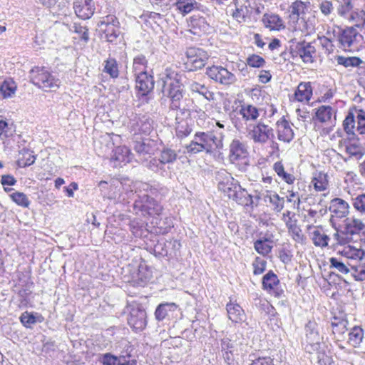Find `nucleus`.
Masks as SVG:
<instances>
[{
    "mask_svg": "<svg viewBox=\"0 0 365 365\" xmlns=\"http://www.w3.org/2000/svg\"><path fill=\"white\" fill-rule=\"evenodd\" d=\"M182 77V75L171 68H165L160 77L163 83L162 92L164 96L170 98L171 110H178L182 115H189L186 102L190 101V99L183 98Z\"/></svg>",
    "mask_w": 365,
    "mask_h": 365,
    "instance_id": "f257e3e1",
    "label": "nucleus"
},
{
    "mask_svg": "<svg viewBox=\"0 0 365 365\" xmlns=\"http://www.w3.org/2000/svg\"><path fill=\"white\" fill-rule=\"evenodd\" d=\"M220 139L212 132H196L192 140L185 147L189 154H197L205 152L207 154L214 153L216 150L222 147V138L224 133L218 132Z\"/></svg>",
    "mask_w": 365,
    "mask_h": 365,
    "instance_id": "f03ea898",
    "label": "nucleus"
},
{
    "mask_svg": "<svg viewBox=\"0 0 365 365\" xmlns=\"http://www.w3.org/2000/svg\"><path fill=\"white\" fill-rule=\"evenodd\" d=\"M247 344L241 334L225 336L220 341V351L222 359L227 365H236L240 355L247 352Z\"/></svg>",
    "mask_w": 365,
    "mask_h": 365,
    "instance_id": "7ed1b4c3",
    "label": "nucleus"
},
{
    "mask_svg": "<svg viewBox=\"0 0 365 365\" xmlns=\"http://www.w3.org/2000/svg\"><path fill=\"white\" fill-rule=\"evenodd\" d=\"M31 81L33 84L45 91H56L61 85L57 76L45 67H35L31 71Z\"/></svg>",
    "mask_w": 365,
    "mask_h": 365,
    "instance_id": "20e7f679",
    "label": "nucleus"
},
{
    "mask_svg": "<svg viewBox=\"0 0 365 365\" xmlns=\"http://www.w3.org/2000/svg\"><path fill=\"white\" fill-rule=\"evenodd\" d=\"M339 47L344 51H359L363 46V36L354 26L342 30L338 35Z\"/></svg>",
    "mask_w": 365,
    "mask_h": 365,
    "instance_id": "39448f33",
    "label": "nucleus"
},
{
    "mask_svg": "<svg viewBox=\"0 0 365 365\" xmlns=\"http://www.w3.org/2000/svg\"><path fill=\"white\" fill-rule=\"evenodd\" d=\"M133 210L137 214L143 216H158L163 210V206L155 200L149 197L146 194L139 195L135 200Z\"/></svg>",
    "mask_w": 365,
    "mask_h": 365,
    "instance_id": "423d86ee",
    "label": "nucleus"
},
{
    "mask_svg": "<svg viewBox=\"0 0 365 365\" xmlns=\"http://www.w3.org/2000/svg\"><path fill=\"white\" fill-rule=\"evenodd\" d=\"M247 136L255 143L264 145L274 138V134L272 127L259 121L247 127Z\"/></svg>",
    "mask_w": 365,
    "mask_h": 365,
    "instance_id": "0eeeda50",
    "label": "nucleus"
},
{
    "mask_svg": "<svg viewBox=\"0 0 365 365\" xmlns=\"http://www.w3.org/2000/svg\"><path fill=\"white\" fill-rule=\"evenodd\" d=\"M209 56L202 48L191 47L186 51V61L185 65L189 71L200 69L205 66Z\"/></svg>",
    "mask_w": 365,
    "mask_h": 365,
    "instance_id": "6e6552de",
    "label": "nucleus"
},
{
    "mask_svg": "<svg viewBox=\"0 0 365 365\" xmlns=\"http://www.w3.org/2000/svg\"><path fill=\"white\" fill-rule=\"evenodd\" d=\"M129 316L128 323L135 331L143 329L147 324L146 312L142 306L136 302L128 304Z\"/></svg>",
    "mask_w": 365,
    "mask_h": 365,
    "instance_id": "1a4fd4ad",
    "label": "nucleus"
},
{
    "mask_svg": "<svg viewBox=\"0 0 365 365\" xmlns=\"http://www.w3.org/2000/svg\"><path fill=\"white\" fill-rule=\"evenodd\" d=\"M98 26L104 32L109 42H114L120 34L119 21L113 15L106 16L98 23Z\"/></svg>",
    "mask_w": 365,
    "mask_h": 365,
    "instance_id": "9d476101",
    "label": "nucleus"
},
{
    "mask_svg": "<svg viewBox=\"0 0 365 365\" xmlns=\"http://www.w3.org/2000/svg\"><path fill=\"white\" fill-rule=\"evenodd\" d=\"M206 74L210 78L222 85H230L235 82V76L221 66L208 67Z\"/></svg>",
    "mask_w": 365,
    "mask_h": 365,
    "instance_id": "9b49d317",
    "label": "nucleus"
},
{
    "mask_svg": "<svg viewBox=\"0 0 365 365\" xmlns=\"http://www.w3.org/2000/svg\"><path fill=\"white\" fill-rule=\"evenodd\" d=\"M216 180L218 182V188L228 197L232 194L239 185V181L235 180L232 175L225 170H220L216 173Z\"/></svg>",
    "mask_w": 365,
    "mask_h": 365,
    "instance_id": "f8f14e48",
    "label": "nucleus"
},
{
    "mask_svg": "<svg viewBox=\"0 0 365 365\" xmlns=\"http://www.w3.org/2000/svg\"><path fill=\"white\" fill-rule=\"evenodd\" d=\"M151 119L147 115H135L130 119L128 128L133 135H148L153 130Z\"/></svg>",
    "mask_w": 365,
    "mask_h": 365,
    "instance_id": "ddd939ff",
    "label": "nucleus"
},
{
    "mask_svg": "<svg viewBox=\"0 0 365 365\" xmlns=\"http://www.w3.org/2000/svg\"><path fill=\"white\" fill-rule=\"evenodd\" d=\"M249 152L245 143L235 138L229 145V160L232 163H239L247 160Z\"/></svg>",
    "mask_w": 365,
    "mask_h": 365,
    "instance_id": "4468645a",
    "label": "nucleus"
},
{
    "mask_svg": "<svg viewBox=\"0 0 365 365\" xmlns=\"http://www.w3.org/2000/svg\"><path fill=\"white\" fill-rule=\"evenodd\" d=\"M331 212V221L334 222L336 220L346 217L349 212V205L341 198L331 200L329 205Z\"/></svg>",
    "mask_w": 365,
    "mask_h": 365,
    "instance_id": "2eb2a0df",
    "label": "nucleus"
},
{
    "mask_svg": "<svg viewBox=\"0 0 365 365\" xmlns=\"http://www.w3.org/2000/svg\"><path fill=\"white\" fill-rule=\"evenodd\" d=\"M306 342L311 347V351H318L320 348L321 337L317 329V324L309 321L305 327Z\"/></svg>",
    "mask_w": 365,
    "mask_h": 365,
    "instance_id": "dca6fc26",
    "label": "nucleus"
},
{
    "mask_svg": "<svg viewBox=\"0 0 365 365\" xmlns=\"http://www.w3.org/2000/svg\"><path fill=\"white\" fill-rule=\"evenodd\" d=\"M73 9L78 17L88 19L93 15L96 8L93 0H74Z\"/></svg>",
    "mask_w": 365,
    "mask_h": 365,
    "instance_id": "f3484780",
    "label": "nucleus"
},
{
    "mask_svg": "<svg viewBox=\"0 0 365 365\" xmlns=\"http://www.w3.org/2000/svg\"><path fill=\"white\" fill-rule=\"evenodd\" d=\"M180 247V242L177 240L170 239L166 241L161 240L155 245L154 250L161 256L175 255Z\"/></svg>",
    "mask_w": 365,
    "mask_h": 365,
    "instance_id": "a211bd4d",
    "label": "nucleus"
},
{
    "mask_svg": "<svg viewBox=\"0 0 365 365\" xmlns=\"http://www.w3.org/2000/svg\"><path fill=\"white\" fill-rule=\"evenodd\" d=\"M276 131L279 140L284 143H290L294 137L291 123L284 116L277 121Z\"/></svg>",
    "mask_w": 365,
    "mask_h": 365,
    "instance_id": "6ab92c4d",
    "label": "nucleus"
},
{
    "mask_svg": "<svg viewBox=\"0 0 365 365\" xmlns=\"http://www.w3.org/2000/svg\"><path fill=\"white\" fill-rule=\"evenodd\" d=\"M314 118L326 125H334L336 120V110L330 106H321L316 108Z\"/></svg>",
    "mask_w": 365,
    "mask_h": 365,
    "instance_id": "aec40b11",
    "label": "nucleus"
},
{
    "mask_svg": "<svg viewBox=\"0 0 365 365\" xmlns=\"http://www.w3.org/2000/svg\"><path fill=\"white\" fill-rule=\"evenodd\" d=\"M135 88L140 92V95L145 96L150 93L154 88V79L151 74L146 72L135 76Z\"/></svg>",
    "mask_w": 365,
    "mask_h": 365,
    "instance_id": "412c9836",
    "label": "nucleus"
},
{
    "mask_svg": "<svg viewBox=\"0 0 365 365\" xmlns=\"http://www.w3.org/2000/svg\"><path fill=\"white\" fill-rule=\"evenodd\" d=\"M294 31H300L303 36H309L316 31L317 19L314 16H302L298 22H295Z\"/></svg>",
    "mask_w": 365,
    "mask_h": 365,
    "instance_id": "4be33fe9",
    "label": "nucleus"
},
{
    "mask_svg": "<svg viewBox=\"0 0 365 365\" xmlns=\"http://www.w3.org/2000/svg\"><path fill=\"white\" fill-rule=\"evenodd\" d=\"M310 8V2L297 0L290 6L289 19L293 23L298 22L302 16H305L306 12Z\"/></svg>",
    "mask_w": 365,
    "mask_h": 365,
    "instance_id": "5701e85b",
    "label": "nucleus"
},
{
    "mask_svg": "<svg viewBox=\"0 0 365 365\" xmlns=\"http://www.w3.org/2000/svg\"><path fill=\"white\" fill-rule=\"evenodd\" d=\"M262 21L265 28L270 31H281L285 28L282 19L276 14L267 13L262 16Z\"/></svg>",
    "mask_w": 365,
    "mask_h": 365,
    "instance_id": "b1692460",
    "label": "nucleus"
},
{
    "mask_svg": "<svg viewBox=\"0 0 365 365\" xmlns=\"http://www.w3.org/2000/svg\"><path fill=\"white\" fill-rule=\"evenodd\" d=\"M113 154L111 156V160L114 166H121L129 163L132 158V153L130 149L126 146H118L113 150Z\"/></svg>",
    "mask_w": 365,
    "mask_h": 365,
    "instance_id": "393cba45",
    "label": "nucleus"
},
{
    "mask_svg": "<svg viewBox=\"0 0 365 365\" xmlns=\"http://www.w3.org/2000/svg\"><path fill=\"white\" fill-rule=\"evenodd\" d=\"M296 52L303 62L311 63L314 62L316 49L311 43L301 42L296 46Z\"/></svg>",
    "mask_w": 365,
    "mask_h": 365,
    "instance_id": "a878e982",
    "label": "nucleus"
},
{
    "mask_svg": "<svg viewBox=\"0 0 365 365\" xmlns=\"http://www.w3.org/2000/svg\"><path fill=\"white\" fill-rule=\"evenodd\" d=\"M237 188L234 190L232 194L229 197L237 204L242 206H251L253 204V197L248 193V192L242 188L239 183Z\"/></svg>",
    "mask_w": 365,
    "mask_h": 365,
    "instance_id": "bb28decb",
    "label": "nucleus"
},
{
    "mask_svg": "<svg viewBox=\"0 0 365 365\" xmlns=\"http://www.w3.org/2000/svg\"><path fill=\"white\" fill-rule=\"evenodd\" d=\"M337 252L351 260H361L365 255V252L361 248L351 245L341 247Z\"/></svg>",
    "mask_w": 365,
    "mask_h": 365,
    "instance_id": "cd10ccee",
    "label": "nucleus"
},
{
    "mask_svg": "<svg viewBox=\"0 0 365 365\" xmlns=\"http://www.w3.org/2000/svg\"><path fill=\"white\" fill-rule=\"evenodd\" d=\"M226 309L228 318L232 322L239 323L245 321V313L238 304L230 302L227 304Z\"/></svg>",
    "mask_w": 365,
    "mask_h": 365,
    "instance_id": "c85d7f7f",
    "label": "nucleus"
},
{
    "mask_svg": "<svg viewBox=\"0 0 365 365\" xmlns=\"http://www.w3.org/2000/svg\"><path fill=\"white\" fill-rule=\"evenodd\" d=\"M344 229L346 233L352 236L361 232L365 229V224L361 220L355 217H347L344 220Z\"/></svg>",
    "mask_w": 365,
    "mask_h": 365,
    "instance_id": "c756f323",
    "label": "nucleus"
},
{
    "mask_svg": "<svg viewBox=\"0 0 365 365\" xmlns=\"http://www.w3.org/2000/svg\"><path fill=\"white\" fill-rule=\"evenodd\" d=\"M238 113L246 122L255 121L260 115L259 110L252 104L244 103L240 106Z\"/></svg>",
    "mask_w": 365,
    "mask_h": 365,
    "instance_id": "7c9ffc66",
    "label": "nucleus"
},
{
    "mask_svg": "<svg viewBox=\"0 0 365 365\" xmlns=\"http://www.w3.org/2000/svg\"><path fill=\"white\" fill-rule=\"evenodd\" d=\"M311 183L317 192L325 191L329 187V177L325 173L316 171L313 173Z\"/></svg>",
    "mask_w": 365,
    "mask_h": 365,
    "instance_id": "2f4dec72",
    "label": "nucleus"
},
{
    "mask_svg": "<svg viewBox=\"0 0 365 365\" xmlns=\"http://www.w3.org/2000/svg\"><path fill=\"white\" fill-rule=\"evenodd\" d=\"M312 96L310 82L300 83L294 93V99L299 102L309 101Z\"/></svg>",
    "mask_w": 365,
    "mask_h": 365,
    "instance_id": "473e14b6",
    "label": "nucleus"
},
{
    "mask_svg": "<svg viewBox=\"0 0 365 365\" xmlns=\"http://www.w3.org/2000/svg\"><path fill=\"white\" fill-rule=\"evenodd\" d=\"M274 247V241L270 237H262L254 242V248L259 255H268Z\"/></svg>",
    "mask_w": 365,
    "mask_h": 365,
    "instance_id": "72a5a7b5",
    "label": "nucleus"
},
{
    "mask_svg": "<svg viewBox=\"0 0 365 365\" xmlns=\"http://www.w3.org/2000/svg\"><path fill=\"white\" fill-rule=\"evenodd\" d=\"M264 200L268 201L272 206V210L275 212H280L284 206V197H279V195L272 191H267V194L264 196Z\"/></svg>",
    "mask_w": 365,
    "mask_h": 365,
    "instance_id": "f704fd0d",
    "label": "nucleus"
},
{
    "mask_svg": "<svg viewBox=\"0 0 365 365\" xmlns=\"http://www.w3.org/2000/svg\"><path fill=\"white\" fill-rule=\"evenodd\" d=\"M313 228V231L311 232V237L312 242L315 246L320 247H325L328 245L329 237L328 235L324 234L322 230L317 227L309 226L308 229Z\"/></svg>",
    "mask_w": 365,
    "mask_h": 365,
    "instance_id": "c9c22d12",
    "label": "nucleus"
},
{
    "mask_svg": "<svg viewBox=\"0 0 365 365\" xmlns=\"http://www.w3.org/2000/svg\"><path fill=\"white\" fill-rule=\"evenodd\" d=\"M198 4L196 0H176L174 6L179 14L185 16L195 9Z\"/></svg>",
    "mask_w": 365,
    "mask_h": 365,
    "instance_id": "e433bc0d",
    "label": "nucleus"
},
{
    "mask_svg": "<svg viewBox=\"0 0 365 365\" xmlns=\"http://www.w3.org/2000/svg\"><path fill=\"white\" fill-rule=\"evenodd\" d=\"M177 308V304L173 302L160 304L155 309V319L158 321H162L165 319L166 317L169 316L170 313L175 312Z\"/></svg>",
    "mask_w": 365,
    "mask_h": 365,
    "instance_id": "4c0bfd02",
    "label": "nucleus"
},
{
    "mask_svg": "<svg viewBox=\"0 0 365 365\" xmlns=\"http://www.w3.org/2000/svg\"><path fill=\"white\" fill-rule=\"evenodd\" d=\"M132 70L134 76L148 72V60L144 55L140 54L134 57Z\"/></svg>",
    "mask_w": 365,
    "mask_h": 365,
    "instance_id": "58836bf2",
    "label": "nucleus"
},
{
    "mask_svg": "<svg viewBox=\"0 0 365 365\" xmlns=\"http://www.w3.org/2000/svg\"><path fill=\"white\" fill-rule=\"evenodd\" d=\"M15 133V127L12 123H8L5 120H0V140L3 143H9Z\"/></svg>",
    "mask_w": 365,
    "mask_h": 365,
    "instance_id": "ea45409f",
    "label": "nucleus"
},
{
    "mask_svg": "<svg viewBox=\"0 0 365 365\" xmlns=\"http://www.w3.org/2000/svg\"><path fill=\"white\" fill-rule=\"evenodd\" d=\"M188 88L192 93H197L208 101L214 99V93L210 91L204 84L192 81L189 82Z\"/></svg>",
    "mask_w": 365,
    "mask_h": 365,
    "instance_id": "a19ab883",
    "label": "nucleus"
},
{
    "mask_svg": "<svg viewBox=\"0 0 365 365\" xmlns=\"http://www.w3.org/2000/svg\"><path fill=\"white\" fill-rule=\"evenodd\" d=\"M274 172L277 174L279 178L289 185H292L295 181L294 175L285 171L283 164L281 162H276L273 165Z\"/></svg>",
    "mask_w": 365,
    "mask_h": 365,
    "instance_id": "79ce46f5",
    "label": "nucleus"
},
{
    "mask_svg": "<svg viewBox=\"0 0 365 365\" xmlns=\"http://www.w3.org/2000/svg\"><path fill=\"white\" fill-rule=\"evenodd\" d=\"M16 88V84L12 79H6L0 86V93L4 98H11L14 95Z\"/></svg>",
    "mask_w": 365,
    "mask_h": 365,
    "instance_id": "37998d69",
    "label": "nucleus"
},
{
    "mask_svg": "<svg viewBox=\"0 0 365 365\" xmlns=\"http://www.w3.org/2000/svg\"><path fill=\"white\" fill-rule=\"evenodd\" d=\"M17 297L19 302V306L20 307H27L28 306L31 305L33 294L32 291L29 287L21 288L19 289Z\"/></svg>",
    "mask_w": 365,
    "mask_h": 365,
    "instance_id": "c03bdc74",
    "label": "nucleus"
},
{
    "mask_svg": "<svg viewBox=\"0 0 365 365\" xmlns=\"http://www.w3.org/2000/svg\"><path fill=\"white\" fill-rule=\"evenodd\" d=\"M279 283L277 276L272 271H269L262 278V287L268 292L273 290Z\"/></svg>",
    "mask_w": 365,
    "mask_h": 365,
    "instance_id": "a18cd8bd",
    "label": "nucleus"
},
{
    "mask_svg": "<svg viewBox=\"0 0 365 365\" xmlns=\"http://www.w3.org/2000/svg\"><path fill=\"white\" fill-rule=\"evenodd\" d=\"M349 343L354 347L359 346L364 338V330L358 326L354 327L349 334Z\"/></svg>",
    "mask_w": 365,
    "mask_h": 365,
    "instance_id": "49530a36",
    "label": "nucleus"
},
{
    "mask_svg": "<svg viewBox=\"0 0 365 365\" xmlns=\"http://www.w3.org/2000/svg\"><path fill=\"white\" fill-rule=\"evenodd\" d=\"M41 316L38 313L25 312L21 314L20 321L25 327L29 328L37 322H41Z\"/></svg>",
    "mask_w": 365,
    "mask_h": 365,
    "instance_id": "de8ad7c7",
    "label": "nucleus"
},
{
    "mask_svg": "<svg viewBox=\"0 0 365 365\" xmlns=\"http://www.w3.org/2000/svg\"><path fill=\"white\" fill-rule=\"evenodd\" d=\"M177 125L175 128L176 135L180 138L188 136L192 129L186 120H179V118L176 116Z\"/></svg>",
    "mask_w": 365,
    "mask_h": 365,
    "instance_id": "09e8293b",
    "label": "nucleus"
},
{
    "mask_svg": "<svg viewBox=\"0 0 365 365\" xmlns=\"http://www.w3.org/2000/svg\"><path fill=\"white\" fill-rule=\"evenodd\" d=\"M152 278V272L145 266L140 265L136 275L137 284L143 287Z\"/></svg>",
    "mask_w": 365,
    "mask_h": 365,
    "instance_id": "8fccbe9b",
    "label": "nucleus"
},
{
    "mask_svg": "<svg viewBox=\"0 0 365 365\" xmlns=\"http://www.w3.org/2000/svg\"><path fill=\"white\" fill-rule=\"evenodd\" d=\"M336 61L339 65H341L345 68L356 67L362 63V61L359 57H345L338 56L336 57Z\"/></svg>",
    "mask_w": 365,
    "mask_h": 365,
    "instance_id": "3c124183",
    "label": "nucleus"
},
{
    "mask_svg": "<svg viewBox=\"0 0 365 365\" xmlns=\"http://www.w3.org/2000/svg\"><path fill=\"white\" fill-rule=\"evenodd\" d=\"M104 72L109 74L112 78H117L119 74L117 61L113 58H108L105 61Z\"/></svg>",
    "mask_w": 365,
    "mask_h": 365,
    "instance_id": "603ef678",
    "label": "nucleus"
},
{
    "mask_svg": "<svg viewBox=\"0 0 365 365\" xmlns=\"http://www.w3.org/2000/svg\"><path fill=\"white\" fill-rule=\"evenodd\" d=\"M177 153L175 150L165 148H163L160 154V160L163 165L173 163L177 159Z\"/></svg>",
    "mask_w": 365,
    "mask_h": 365,
    "instance_id": "864d4df0",
    "label": "nucleus"
},
{
    "mask_svg": "<svg viewBox=\"0 0 365 365\" xmlns=\"http://www.w3.org/2000/svg\"><path fill=\"white\" fill-rule=\"evenodd\" d=\"M351 205L354 210L361 215H365V193L356 195L351 197Z\"/></svg>",
    "mask_w": 365,
    "mask_h": 365,
    "instance_id": "5fc2aeb1",
    "label": "nucleus"
},
{
    "mask_svg": "<svg viewBox=\"0 0 365 365\" xmlns=\"http://www.w3.org/2000/svg\"><path fill=\"white\" fill-rule=\"evenodd\" d=\"M10 197L16 204L22 207H29L30 205L29 199L24 192H14L10 195Z\"/></svg>",
    "mask_w": 365,
    "mask_h": 365,
    "instance_id": "6e6d98bb",
    "label": "nucleus"
},
{
    "mask_svg": "<svg viewBox=\"0 0 365 365\" xmlns=\"http://www.w3.org/2000/svg\"><path fill=\"white\" fill-rule=\"evenodd\" d=\"M365 9L351 12L348 19L353 21L357 27L362 26L365 29Z\"/></svg>",
    "mask_w": 365,
    "mask_h": 365,
    "instance_id": "4d7b16f0",
    "label": "nucleus"
},
{
    "mask_svg": "<svg viewBox=\"0 0 365 365\" xmlns=\"http://www.w3.org/2000/svg\"><path fill=\"white\" fill-rule=\"evenodd\" d=\"M246 63L252 68H262L265 65L266 61L259 55L252 54L247 58Z\"/></svg>",
    "mask_w": 365,
    "mask_h": 365,
    "instance_id": "13d9d810",
    "label": "nucleus"
},
{
    "mask_svg": "<svg viewBox=\"0 0 365 365\" xmlns=\"http://www.w3.org/2000/svg\"><path fill=\"white\" fill-rule=\"evenodd\" d=\"M289 235L292 238L298 243H304V237L302 234L301 228L297 225L287 228Z\"/></svg>",
    "mask_w": 365,
    "mask_h": 365,
    "instance_id": "bf43d9fd",
    "label": "nucleus"
},
{
    "mask_svg": "<svg viewBox=\"0 0 365 365\" xmlns=\"http://www.w3.org/2000/svg\"><path fill=\"white\" fill-rule=\"evenodd\" d=\"M350 234L346 233V230L344 229L341 231H337L334 235V239L336 242V243L342 247L347 246L349 242H350L351 237H349Z\"/></svg>",
    "mask_w": 365,
    "mask_h": 365,
    "instance_id": "052dcab7",
    "label": "nucleus"
},
{
    "mask_svg": "<svg viewBox=\"0 0 365 365\" xmlns=\"http://www.w3.org/2000/svg\"><path fill=\"white\" fill-rule=\"evenodd\" d=\"M135 150L139 154H149L152 151L148 139H143L142 141H137L134 146Z\"/></svg>",
    "mask_w": 365,
    "mask_h": 365,
    "instance_id": "680f3d73",
    "label": "nucleus"
},
{
    "mask_svg": "<svg viewBox=\"0 0 365 365\" xmlns=\"http://www.w3.org/2000/svg\"><path fill=\"white\" fill-rule=\"evenodd\" d=\"M346 152L350 155L357 159L361 158L364 155L363 148L356 143H349L346 146Z\"/></svg>",
    "mask_w": 365,
    "mask_h": 365,
    "instance_id": "e2e57ef3",
    "label": "nucleus"
},
{
    "mask_svg": "<svg viewBox=\"0 0 365 365\" xmlns=\"http://www.w3.org/2000/svg\"><path fill=\"white\" fill-rule=\"evenodd\" d=\"M318 8L324 16H328L334 11L333 2L331 0H319Z\"/></svg>",
    "mask_w": 365,
    "mask_h": 365,
    "instance_id": "0e129e2a",
    "label": "nucleus"
},
{
    "mask_svg": "<svg viewBox=\"0 0 365 365\" xmlns=\"http://www.w3.org/2000/svg\"><path fill=\"white\" fill-rule=\"evenodd\" d=\"M110 191L108 193H104V196L110 200H114L117 202H125L126 198L124 197L120 192V190L117 189L116 186L110 185Z\"/></svg>",
    "mask_w": 365,
    "mask_h": 365,
    "instance_id": "69168bd1",
    "label": "nucleus"
},
{
    "mask_svg": "<svg viewBox=\"0 0 365 365\" xmlns=\"http://www.w3.org/2000/svg\"><path fill=\"white\" fill-rule=\"evenodd\" d=\"M267 262L261 257H257L252 263L253 274L259 275L262 274L266 269Z\"/></svg>",
    "mask_w": 365,
    "mask_h": 365,
    "instance_id": "338daca9",
    "label": "nucleus"
},
{
    "mask_svg": "<svg viewBox=\"0 0 365 365\" xmlns=\"http://www.w3.org/2000/svg\"><path fill=\"white\" fill-rule=\"evenodd\" d=\"M282 220L285 223L287 228L297 224V220L295 218V214L289 210L283 212Z\"/></svg>",
    "mask_w": 365,
    "mask_h": 365,
    "instance_id": "774afa93",
    "label": "nucleus"
}]
</instances>
